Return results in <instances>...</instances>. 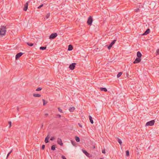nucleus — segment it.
I'll return each mask as SVG.
<instances>
[{"label":"nucleus","instance_id":"nucleus-4","mask_svg":"<svg viewBox=\"0 0 159 159\" xmlns=\"http://www.w3.org/2000/svg\"><path fill=\"white\" fill-rule=\"evenodd\" d=\"M57 36V34L56 33H53L51 34L49 37L50 39H54Z\"/></svg>","mask_w":159,"mask_h":159},{"label":"nucleus","instance_id":"nucleus-15","mask_svg":"<svg viewBox=\"0 0 159 159\" xmlns=\"http://www.w3.org/2000/svg\"><path fill=\"white\" fill-rule=\"evenodd\" d=\"M33 96L34 97H40L41 95L39 94H34Z\"/></svg>","mask_w":159,"mask_h":159},{"label":"nucleus","instance_id":"nucleus-27","mask_svg":"<svg viewBox=\"0 0 159 159\" xmlns=\"http://www.w3.org/2000/svg\"><path fill=\"white\" fill-rule=\"evenodd\" d=\"M126 156H129V151L128 150H127L126 151Z\"/></svg>","mask_w":159,"mask_h":159},{"label":"nucleus","instance_id":"nucleus-10","mask_svg":"<svg viewBox=\"0 0 159 159\" xmlns=\"http://www.w3.org/2000/svg\"><path fill=\"white\" fill-rule=\"evenodd\" d=\"M150 32V30L149 29H148L144 32V33L142 34L143 35H146L148 34Z\"/></svg>","mask_w":159,"mask_h":159},{"label":"nucleus","instance_id":"nucleus-26","mask_svg":"<svg viewBox=\"0 0 159 159\" xmlns=\"http://www.w3.org/2000/svg\"><path fill=\"white\" fill-rule=\"evenodd\" d=\"M50 15V13H48L47 14L46 16V19L48 18L49 17Z\"/></svg>","mask_w":159,"mask_h":159},{"label":"nucleus","instance_id":"nucleus-31","mask_svg":"<svg viewBox=\"0 0 159 159\" xmlns=\"http://www.w3.org/2000/svg\"><path fill=\"white\" fill-rule=\"evenodd\" d=\"M159 55V49H157L156 51V55Z\"/></svg>","mask_w":159,"mask_h":159},{"label":"nucleus","instance_id":"nucleus-14","mask_svg":"<svg viewBox=\"0 0 159 159\" xmlns=\"http://www.w3.org/2000/svg\"><path fill=\"white\" fill-rule=\"evenodd\" d=\"M50 137L49 135H48L47 136L46 138L45 139V143H48V139Z\"/></svg>","mask_w":159,"mask_h":159},{"label":"nucleus","instance_id":"nucleus-21","mask_svg":"<svg viewBox=\"0 0 159 159\" xmlns=\"http://www.w3.org/2000/svg\"><path fill=\"white\" fill-rule=\"evenodd\" d=\"M75 140L76 141V142H78L80 141V139L79 137H78L77 136H76V137H75Z\"/></svg>","mask_w":159,"mask_h":159},{"label":"nucleus","instance_id":"nucleus-33","mask_svg":"<svg viewBox=\"0 0 159 159\" xmlns=\"http://www.w3.org/2000/svg\"><path fill=\"white\" fill-rule=\"evenodd\" d=\"M134 11L136 12H138L139 11V9L138 8L135 9Z\"/></svg>","mask_w":159,"mask_h":159},{"label":"nucleus","instance_id":"nucleus-32","mask_svg":"<svg viewBox=\"0 0 159 159\" xmlns=\"http://www.w3.org/2000/svg\"><path fill=\"white\" fill-rule=\"evenodd\" d=\"M43 101V105H45V104L47 103V102H45V101L44 100V99H43L42 100Z\"/></svg>","mask_w":159,"mask_h":159},{"label":"nucleus","instance_id":"nucleus-7","mask_svg":"<svg viewBox=\"0 0 159 159\" xmlns=\"http://www.w3.org/2000/svg\"><path fill=\"white\" fill-rule=\"evenodd\" d=\"M141 58L139 57H137L135 61H134V64L138 63L140 62L141 61Z\"/></svg>","mask_w":159,"mask_h":159},{"label":"nucleus","instance_id":"nucleus-35","mask_svg":"<svg viewBox=\"0 0 159 159\" xmlns=\"http://www.w3.org/2000/svg\"><path fill=\"white\" fill-rule=\"evenodd\" d=\"M43 6V4H42L41 5H40V6H39V7H38V9H40V8L41 7H42Z\"/></svg>","mask_w":159,"mask_h":159},{"label":"nucleus","instance_id":"nucleus-30","mask_svg":"<svg viewBox=\"0 0 159 159\" xmlns=\"http://www.w3.org/2000/svg\"><path fill=\"white\" fill-rule=\"evenodd\" d=\"M58 110L60 112V113H62V110L59 107H58Z\"/></svg>","mask_w":159,"mask_h":159},{"label":"nucleus","instance_id":"nucleus-45","mask_svg":"<svg viewBox=\"0 0 159 159\" xmlns=\"http://www.w3.org/2000/svg\"><path fill=\"white\" fill-rule=\"evenodd\" d=\"M45 115L46 116H48V113H46Z\"/></svg>","mask_w":159,"mask_h":159},{"label":"nucleus","instance_id":"nucleus-36","mask_svg":"<svg viewBox=\"0 0 159 159\" xmlns=\"http://www.w3.org/2000/svg\"><path fill=\"white\" fill-rule=\"evenodd\" d=\"M44 148H45V145H43L42 147V149L43 150L44 149Z\"/></svg>","mask_w":159,"mask_h":159},{"label":"nucleus","instance_id":"nucleus-28","mask_svg":"<svg viewBox=\"0 0 159 159\" xmlns=\"http://www.w3.org/2000/svg\"><path fill=\"white\" fill-rule=\"evenodd\" d=\"M8 124L9 125V128H10L11 126V121H9L8 122Z\"/></svg>","mask_w":159,"mask_h":159},{"label":"nucleus","instance_id":"nucleus-29","mask_svg":"<svg viewBox=\"0 0 159 159\" xmlns=\"http://www.w3.org/2000/svg\"><path fill=\"white\" fill-rule=\"evenodd\" d=\"M42 89L41 88H39L36 89V91H40Z\"/></svg>","mask_w":159,"mask_h":159},{"label":"nucleus","instance_id":"nucleus-40","mask_svg":"<svg viewBox=\"0 0 159 159\" xmlns=\"http://www.w3.org/2000/svg\"><path fill=\"white\" fill-rule=\"evenodd\" d=\"M57 116L58 117H59V118H60V117H61V116L60 115H59V114H58V115H57Z\"/></svg>","mask_w":159,"mask_h":159},{"label":"nucleus","instance_id":"nucleus-38","mask_svg":"<svg viewBox=\"0 0 159 159\" xmlns=\"http://www.w3.org/2000/svg\"><path fill=\"white\" fill-rule=\"evenodd\" d=\"M102 152L103 153L105 154V150H102Z\"/></svg>","mask_w":159,"mask_h":159},{"label":"nucleus","instance_id":"nucleus-22","mask_svg":"<svg viewBox=\"0 0 159 159\" xmlns=\"http://www.w3.org/2000/svg\"><path fill=\"white\" fill-rule=\"evenodd\" d=\"M46 47H41L40 48V50H44L46 49Z\"/></svg>","mask_w":159,"mask_h":159},{"label":"nucleus","instance_id":"nucleus-17","mask_svg":"<svg viewBox=\"0 0 159 159\" xmlns=\"http://www.w3.org/2000/svg\"><path fill=\"white\" fill-rule=\"evenodd\" d=\"M100 89L101 91H103L104 92L107 91V89L105 88H100Z\"/></svg>","mask_w":159,"mask_h":159},{"label":"nucleus","instance_id":"nucleus-1","mask_svg":"<svg viewBox=\"0 0 159 159\" xmlns=\"http://www.w3.org/2000/svg\"><path fill=\"white\" fill-rule=\"evenodd\" d=\"M6 32V26H1L0 27V37H2L4 35Z\"/></svg>","mask_w":159,"mask_h":159},{"label":"nucleus","instance_id":"nucleus-42","mask_svg":"<svg viewBox=\"0 0 159 159\" xmlns=\"http://www.w3.org/2000/svg\"><path fill=\"white\" fill-rule=\"evenodd\" d=\"M70 45H69L68 46V51H70Z\"/></svg>","mask_w":159,"mask_h":159},{"label":"nucleus","instance_id":"nucleus-13","mask_svg":"<svg viewBox=\"0 0 159 159\" xmlns=\"http://www.w3.org/2000/svg\"><path fill=\"white\" fill-rule=\"evenodd\" d=\"M137 56L138 57H139L141 58V57L142 56V55L141 52L139 51H138L137 52Z\"/></svg>","mask_w":159,"mask_h":159},{"label":"nucleus","instance_id":"nucleus-3","mask_svg":"<svg viewBox=\"0 0 159 159\" xmlns=\"http://www.w3.org/2000/svg\"><path fill=\"white\" fill-rule=\"evenodd\" d=\"M155 122V121L154 120H152L149 121H148L146 123V126H152L154 125Z\"/></svg>","mask_w":159,"mask_h":159},{"label":"nucleus","instance_id":"nucleus-43","mask_svg":"<svg viewBox=\"0 0 159 159\" xmlns=\"http://www.w3.org/2000/svg\"><path fill=\"white\" fill-rule=\"evenodd\" d=\"M79 126L81 127V128H82V126L79 123Z\"/></svg>","mask_w":159,"mask_h":159},{"label":"nucleus","instance_id":"nucleus-5","mask_svg":"<svg viewBox=\"0 0 159 159\" xmlns=\"http://www.w3.org/2000/svg\"><path fill=\"white\" fill-rule=\"evenodd\" d=\"M30 2V1H28L25 4L24 7L23 9V10L24 11H26L27 10L28 7V4Z\"/></svg>","mask_w":159,"mask_h":159},{"label":"nucleus","instance_id":"nucleus-47","mask_svg":"<svg viewBox=\"0 0 159 159\" xmlns=\"http://www.w3.org/2000/svg\"><path fill=\"white\" fill-rule=\"evenodd\" d=\"M100 159H103V158H101Z\"/></svg>","mask_w":159,"mask_h":159},{"label":"nucleus","instance_id":"nucleus-8","mask_svg":"<svg viewBox=\"0 0 159 159\" xmlns=\"http://www.w3.org/2000/svg\"><path fill=\"white\" fill-rule=\"evenodd\" d=\"M76 65V64L75 63L70 64V70H72L74 69Z\"/></svg>","mask_w":159,"mask_h":159},{"label":"nucleus","instance_id":"nucleus-20","mask_svg":"<svg viewBox=\"0 0 159 159\" xmlns=\"http://www.w3.org/2000/svg\"><path fill=\"white\" fill-rule=\"evenodd\" d=\"M75 108L74 107H70V112H73L75 110Z\"/></svg>","mask_w":159,"mask_h":159},{"label":"nucleus","instance_id":"nucleus-44","mask_svg":"<svg viewBox=\"0 0 159 159\" xmlns=\"http://www.w3.org/2000/svg\"><path fill=\"white\" fill-rule=\"evenodd\" d=\"M17 111H19V108L18 107H17Z\"/></svg>","mask_w":159,"mask_h":159},{"label":"nucleus","instance_id":"nucleus-16","mask_svg":"<svg viewBox=\"0 0 159 159\" xmlns=\"http://www.w3.org/2000/svg\"><path fill=\"white\" fill-rule=\"evenodd\" d=\"M89 118L90 121V122L92 124H93V120L92 118L90 116H89Z\"/></svg>","mask_w":159,"mask_h":159},{"label":"nucleus","instance_id":"nucleus-34","mask_svg":"<svg viewBox=\"0 0 159 159\" xmlns=\"http://www.w3.org/2000/svg\"><path fill=\"white\" fill-rule=\"evenodd\" d=\"M73 49V46L70 44V51L72 50Z\"/></svg>","mask_w":159,"mask_h":159},{"label":"nucleus","instance_id":"nucleus-2","mask_svg":"<svg viewBox=\"0 0 159 159\" xmlns=\"http://www.w3.org/2000/svg\"><path fill=\"white\" fill-rule=\"evenodd\" d=\"M93 21V19L92 17L91 16H90L88 17V20L87 21V23L88 25H92Z\"/></svg>","mask_w":159,"mask_h":159},{"label":"nucleus","instance_id":"nucleus-18","mask_svg":"<svg viewBox=\"0 0 159 159\" xmlns=\"http://www.w3.org/2000/svg\"><path fill=\"white\" fill-rule=\"evenodd\" d=\"M71 142L73 146H75L76 145L77 143L75 141H73L72 140H71Z\"/></svg>","mask_w":159,"mask_h":159},{"label":"nucleus","instance_id":"nucleus-19","mask_svg":"<svg viewBox=\"0 0 159 159\" xmlns=\"http://www.w3.org/2000/svg\"><path fill=\"white\" fill-rule=\"evenodd\" d=\"M122 72H120L117 75V78L120 77L122 75Z\"/></svg>","mask_w":159,"mask_h":159},{"label":"nucleus","instance_id":"nucleus-46","mask_svg":"<svg viewBox=\"0 0 159 159\" xmlns=\"http://www.w3.org/2000/svg\"><path fill=\"white\" fill-rule=\"evenodd\" d=\"M12 150L11 151L9 152L10 154L11 153V152H12Z\"/></svg>","mask_w":159,"mask_h":159},{"label":"nucleus","instance_id":"nucleus-11","mask_svg":"<svg viewBox=\"0 0 159 159\" xmlns=\"http://www.w3.org/2000/svg\"><path fill=\"white\" fill-rule=\"evenodd\" d=\"M57 143L60 145L62 146L63 145V143L61 139L59 138L57 140Z\"/></svg>","mask_w":159,"mask_h":159},{"label":"nucleus","instance_id":"nucleus-12","mask_svg":"<svg viewBox=\"0 0 159 159\" xmlns=\"http://www.w3.org/2000/svg\"><path fill=\"white\" fill-rule=\"evenodd\" d=\"M82 151L84 153L87 157H89L90 154L86 150H82Z\"/></svg>","mask_w":159,"mask_h":159},{"label":"nucleus","instance_id":"nucleus-39","mask_svg":"<svg viewBox=\"0 0 159 159\" xmlns=\"http://www.w3.org/2000/svg\"><path fill=\"white\" fill-rule=\"evenodd\" d=\"M55 138L54 137H52L50 139L52 141Z\"/></svg>","mask_w":159,"mask_h":159},{"label":"nucleus","instance_id":"nucleus-41","mask_svg":"<svg viewBox=\"0 0 159 159\" xmlns=\"http://www.w3.org/2000/svg\"><path fill=\"white\" fill-rule=\"evenodd\" d=\"M10 153H8V154L7 155V158L10 155Z\"/></svg>","mask_w":159,"mask_h":159},{"label":"nucleus","instance_id":"nucleus-25","mask_svg":"<svg viewBox=\"0 0 159 159\" xmlns=\"http://www.w3.org/2000/svg\"><path fill=\"white\" fill-rule=\"evenodd\" d=\"M27 44L29 46H32L33 45V43H29V42H27Z\"/></svg>","mask_w":159,"mask_h":159},{"label":"nucleus","instance_id":"nucleus-37","mask_svg":"<svg viewBox=\"0 0 159 159\" xmlns=\"http://www.w3.org/2000/svg\"><path fill=\"white\" fill-rule=\"evenodd\" d=\"M61 157L62 159H66V158L63 155Z\"/></svg>","mask_w":159,"mask_h":159},{"label":"nucleus","instance_id":"nucleus-24","mask_svg":"<svg viewBox=\"0 0 159 159\" xmlns=\"http://www.w3.org/2000/svg\"><path fill=\"white\" fill-rule=\"evenodd\" d=\"M51 150H55V147L54 145H52L51 147Z\"/></svg>","mask_w":159,"mask_h":159},{"label":"nucleus","instance_id":"nucleus-6","mask_svg":"<svg viewBox=\"0 0 159 159\" xmlns=\"http://www.w3.org/2000/svg\"><path fill=\"white\" fill-rule=\"evenodd\" d=\"M116 41V39H114L108 47V48L109 49H110L111 48L113 45L115 44Z\"/></svg>","mask_w":159,"mask_h":159},{"label":"nucleus","instance_id":"nucleus-9","mask_svg":"<svg viewBox=\"0 0 159 159\" xmlns=\"http://www.w3.org/2000/svg\"><path fill=\"white\" fill-rule=\"evenodd\" d=\"M23 53L22 52H20L17 53L16 56V59H18L20 57L23 55Z\"/></svg>","mask_w":159,"mask_h":159},{"label":"nucleus","instance_id":"nucleus-23","mask_svg":"<svg viewBox=\"0 0 159 159\" xmlns=\"http://www.w3.org/2000/svg\"><path fill=\"white\" fill-rule=\"evenodd\" d=\"M117 139H118V140H117L118 142L121 145L122 143L121 141V140L120 139H119L118 138H117Z\"/></svg>","mask_w":159,"mask_h":159}]
</instances>
